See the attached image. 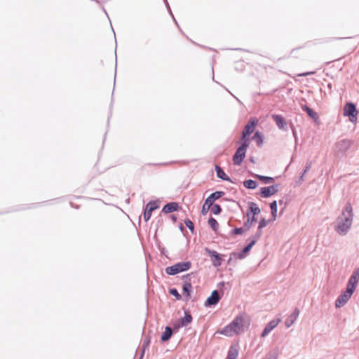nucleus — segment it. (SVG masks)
I'll return each instance as SVG.
<instances>
[{
  "mask_svg": "<svg viewBox=\"0 0 359 359\" xmlns=\"http://www.w3.org/2000/svg\"><path fill=\"white\" fill-rule=\"evenodd\" d=\"M353 219V208L351 203L346 205L344 210L337 219L336 231L340 234H345L350 229Z\"/></svg>",
  "mask_w": 359,
  "mask_h": 359,
  "instance_id": "nucleus-1",
  "label": "nucleus"
},
{
  "mask_svg": "<svg viewBox=\"0 0 359 359\" xmlns=\"http://www.w3.org/2000/svg\"><path fill=\"white\" fill-rule=\"evenodd\" d=\"M244 319L242 316H237L231 324L226 326L220 333L226 336L238 334L243 331Z\"/></svg>",
  "mask_w": 359,
  "mask_h": 359,
  "instance_id": "nucleus-2",
  "label": "nucleus"
},
{
  "mask_svg": "<svg viewBox=\"0 0 359 359\" xmlns=\"http://www.w3.org/2000/svg\"><path fill=\"white\" fill-rule=\"evenodd\" d=\"M249 145L248 140H245L240 146L235 154L233 156V161L234 165H239L241 164L243 160L245 157L246 149Z\"/></svg>",
  "mask_w": 359,
  "mask_h": 359,
  "instance_id": "nucleus-3",
  "label": "nucleus"
},
{
  "mask_svg": "<svg viewBox=\"0 0 359 359\" xmlns=\"http://www.w3.org/2000/svg\"><path fill=\"white\" fill-rule=\"evenodd\" d=\"M191 264L190 262L177 263L171 266L167 267L165 271L169 275H175L180 272L185 271L190 269Z\"/></svg>",
  "mask_w": 359,
  "mask_h": 359,
  "instance_id": "nucleus-4",
  "label": "nucleus"
},
{
  "mask_svg": "<svg viewBox=\"0 0 359 359\" xmlns=\"http://www.w3.org/2000/svg\"><path fill=\"white\" fill-rule=\"evenodd\" d=\"M358 111L356 109L355 105L349 102L345 104L344 107V115L345 116H348L349 121L351 122H355L358 116Z\"/></svg>",
  "mask_w": 359,
  "mask_h": 359,
  "instance_id": "nucleus-5",
  "label": "nucleus"
},
{
  "mask_svg": "<svg viewBox=\"0 0 359 359\" xmlns=\"http://www.w3.org/2000/svg\"><path fill=\"white\" fill-rule=\"evenodd\" d=\"M224 194L222 191H216L212 193L208 198L205 200L203 208H202V213L206 214L207 212L209 210L210 208L212 206L213 203L217 199L222 197V196Z\"/></svg>",
  "mask_w": 359,
  "mask_h": 359,
  "instance_id": "nucleus-6",
  "label": "nucleus"
},
{
  "mask_svg": "<svg viewBox=\"0 0 359 359\" xmlns=\"http://www.w3.org/2000/svg\"><path fill=\"white\" fill-rule=\"evenodd\" d=\"M258 123V121L255 118H251L246 126H245V128L242 133V137L241 140L244 141L246 139V137L252 134Z\"/></svg>",
  "mask_w": 359,
  "mask_h": 359,
  "instance_id": "nucleus-7",
  "label": "nucleus"
},
{
  "mask_svg": "<svg viewBox=\"0 0 359 359\" xmlns=\"http://www.w3.org/2000/svg\"><path fill=\"white\" fill-rule=\"evenodd\" d=\"M353 292L351 290V289H347L346 291L341 294L336 300L335 306L337 308H340L343 306L348 300L351 298V295L353 294Z\"/></svg>",
  "mask_w": 359,
  "mask_h": 359,
  "instance_id": "nucleus-8",
  "label": "nucleus"
},
{
  "mask_svg": "<svg viewBox=\"0 0 359 359\" xmlns=\"http://www.w3.org/2000/svg\"><path fill=\"white\" fill-rule=\"evenodd\" d=\"M359 280V269L355 270L351 275V278H349L348 285H347V289H351L353 292H354L357 283Z\"/></svg>",
  "mask_w": 359,
  "mask_h": 359,
  "instance_id": "nucleus-9",
  "label": "nucleus"
},
{
  "mask_svg": "<svg viewBox=\"0 0 359 359\" xmlns=\"http://www.w3.org/2000/svg\"><path fill=\"white\" fill-rule=\"evenodd\" d=\"M278 185L262 187L261 189V196L264 198H268L274 195L276 192H278Z\"/></svg>",
  "mask_w": 359,
  "mask_h": 359,
  "instance_id": "nucleus-10",
  "label": "nucleus"
},
{
  "mask_svg": "<svg viewBox=\"0 0 359 359\" xmlns=\"http://www.w3.org/2000/svg\"><path fill=\"white\" fill-rule=\"evenodd\" d=\"M158 208V205L156 204V202H149L147 205L144 212V219L146 222H147L150 219L152 212L157 209Z\"/></svg>",
  "mask_w": 359,
  "mask_h": 359,
  "instance_id": "nucleus-11",
  "label": "nucleus"
},
{
  "mask_svg": "<svg viewBox=\"0 0 359 359\" xmlns=\"http://www.w3.org/2000/svg\"><path fill=\"white\" fill-rule=\"evenodd\" d=\"M280 321H281L280 318L274 319V320H272L271 321H270L266 325L261 336L262 337H264L265 336H266L272 330H273L275 327H276L278 326V325L280 323Z\"/></svg>",
  "mask_w": 359,
  "mask_h": 359,
  "instance_id": "nucleus-12",
  "label": "nucleus"
},
{
  "mask_svg": "<svg viewBox=\"0 0 359 359\" xmlns=\"http://www.w3.org/2000/svg\"><path fill=\"white\" fill-rule=\"evenodd\" d=\"M299 314V310L298 309H295L293 313L286 319L285 322V325L287 327H290L292 326L295 320L297 319Z\"/></svg>",
  "mask_w": 359,
  "mask_h": 359,
  "instance_id": "nucleus-13",
  "label": "nucleus"
},
{
  "mask_svg": "<svg viewBox=\"0 0 359 359\" xmlns=\"http://www.w3.org/2000/svg\"><path fill=\"white\" fill-rule=\"evenodd\" d=\"M219 300V293L217 290H214L210 297L208 298L205 302V305L212 306L215 305L218 303Z\"/></svg>",
  "mask_w": 359,
  "mask_h": 359,
  "instance_id": "nucleus-14",
  "label": "nucleus"
},
{
  "mask_svg": "<svg viewBox=\"0 0 359 359\" xmlns=\"http://www.w3.org/2000/svg\"><path fill=\"white\" fill-rule=\"evenodd\" d=\"M209 255L211 257L212 264L215 266H219L222 264V259L219 255L215 251H208Z\"/></svg>",
  "mask_w": 359,
  "mask_h": 359,
  "instance_id": "nucleus-15",
  "label": "nucleus"
},
{
  "mask_svg": "<svg viewBox=\"0 0 359 359\" xmlns=\"http://www.w3.org/2000/svg\"><path fill=\"white\" fill-rule=\"evenodd\" d=\"M179 208V205L177 203H170L166 204L163 208L162 211L164 213H170L173 211L177 210Z\"/></svg>",
  "mask_w": 359,
  "mask_h": 359,
  "instance_id": "nucleus-16",
  "label": "nucleus"
},
{
  "mask_svg": "<svg viewBox=\"0 0 359 359\" xmlns=\"http://www.w3.org/2000/svg\"><path fill=\"white\" fill-rule=\"evenodd\" d=\"M304 55V51L303 47H299V48H294L291 51V57L293 58L297 59V58L302 57Z\"/></svg>",
  "mask_w": 359,
  "mask_h": 359,
  "instance_id": "nucleus-17",
  "label": "nucleus"
},
{
  "mask_svg": "<svg viewBox=\"0 0 359 359\" xmlns=\"http://www.w3.org/2000/svg\"><path fill=\"white\" fill-rule=\"evenodd\" d=\"M188 276L184 277V283L183 285V292L184 294H187V297L190 296V292L192 288L191 284L189 283V281L187 280Z\"/></svg>",
  "mask_w": 359,
  "mask_h": 359,
  "instance_id": "nucleus-18",
  "label": "nucleus"
},
{
  "mask_svg": "<svg viewBox=\"0 0 359 359\" xmlns=\"http://www.w3.org/2000/svg\"><path fill=\"white\" fill-rule=\"evenodd\" d=\"M272 117L279 128H283L285 127V122L280 115H273Z\"/></svg>",
  "mask_w": 359,
  "mask_h": 359,
  "instance_id": "nucleus-19",
  "label": "nucleus"
},
{
  "mask_svg": "<svg viewBox=\"0 0 359 359\" xmlns=\"http://www.w3.org/2000/svg\"><path fill=\"white\" fill-rule=\"evenodd\" d=\"M172 331L170 327H165V331L161 336V340L163 341H168L172 336Z\"/></svg>",
  "mask_w": 359,
  "mask_h": 359,
  "instance_id": "nucleus-20",
  "label": "nucleus"
},
{
  "mask_svg": "<svg viewBox=\"0 0 359 359\" xmlns=\"http://www.w3.org/2000/svg\"><path fill=\"white\" fill-rule=\"evenodd\" d=\"M255 177L261 180L264 184H272L274 182V178L271 177H266L259 175H255Z\"/></svg>",
  "mask_w": 359,
  "mask_h": 359,
  "instance_id": "nucleus-21",
  "label": "nucleus"
},
{
  "mask_svg": "<svg viewBox=\"0 0 359 359\" xmlns=\"http://www.w3.org/2000/svg\"><path fill=\"white\" fill-rule=\"evenodd\" d=\"M215 170L217 172V175L219 178H221L224 180H229V178L226 176V173L223 171V170L219 166L216 165Z\"/></svg>",
  "mask_w": 359,
  "mask_h": 359,
  "instance_id": "nucleus-22",
  "label": "nucleus"
},
{
  "mask_svg": "<svg viewBox=\"0 0 359 359\" xmlns=\"http://www.w3.org/2000/svg\"><path fill=\"white\" fill-rule=\"evenodd\" d=\"M238 355V351L236 348L231 347L226 359H236Z\"/></svg>",
  "mask_w": 359,
  "mask_h": 359,
  "instance_id": "nucleus-23",
  "label": "nucleus"
},
{
  "mask_svg": "<svg viewBox=\"0 0 359 359\" xmlns=\"http://www.w3.org/2000/svg\"><path fill=\"white\" fill-rule=\"evenodd\" d=\"M303 109L306 111L308 114V115L313 118L314 121H316L318 118V114L316 112L313 111L311 108H309L307 106H304L303 107Z\"/></svg>",
  "mask_w": 359,
  "mask_h": 359,
  "instance_id": "nucleus-24",
  "label": "nucleus"
},
{
  "mask_svg": "<svg viewBox=\"0 0 359 359\" xmlns=\"http://www.w3.org/2000/svg\"><path fill=\"white\" fill-rule=\"evenodd\" d=\"M243 185L245 188L250 189H254L257 187V182L252 180L245 181L243 182Z\"/></svg>",
  "mask_w": 359,
  "mask_h": 359,
  "instance_id": "nucleus-25",
  "label": "nucleus"
},
{
  "mask_svg": "<svg viewBox=\"0 0 359 359\" xmlns=\"http://www.w3.org/2000/svg\"><path fill=\"white\" fill-rule=\"evenodd\" d=\"M192 320V317L190 314L186 313L185 316L181 320V325L187 326L188 325Z\"/></svg>",
  "mask_w": 359,
  "mask_h": 359,
  "instance_id": "nucleus-26",
  "label": "nucleus"
},
{
  "mask_svg": "<svg viewBox=\"0 0 359 359\" xmlns=\"http://www.w3.org/2000/svg\"><path fill=\"white\" fill-rule=\"evenodd\" d=\"M270 208L273 219H276L277 216V203L276 201H273L272 203H271Z\"/></svg>",
  "mask_w": 359,
  "mask_h": 359,
  "instance_id": "nucleus-27",
  "label": "nucleus"
},
{
  "mask_svg": "<svg viewBox=\"0 0 359 359\" xmlns=\"http://www.w3.org/2000/svg\"><path fill=\"white\" fill-rule=\"evenodd\" d=\"M208 224L212 227V229L215 231H216L218 228V223L217 220L212 217L208 219Z\"/></svg>",
  "mask_w": 359,
  "mask_h": 359,
  "instance_id": "nucleus-28",
  "label": "nucleus"
},
{
  "mask_svg": "<svg viewBox=\"0 0 359 359\" xmlns=\"http://www.w3.org/2000/svg\"><path fill=\"white\" fill-rule=\"evenodd\" d=\"M250 210L253 213L254 215H258L260 213V209L254 203H252L250 205Z\"/></svg>",
  "mask_w": 359,
  "mask_h": 359,
  "instance_id": "nucleus-29",
  "label": "nucleus"
},
{
  "mask_svg": "<svg viewBox=\"0 0 359 359\" xmlns=\"http://www.w3.org/2000/svg\"><path fill=\"white\" fill-rule=\"evenodd\" d=\"M222 211V208L221 207L217 205V204H215L213 205L212 207H211V212L215 214V215H218Z\"/></svg>",
  "mask_w": 359,
  "mask_h": 359,
  "instance_id": "nucleus-30",
  "label": "nucleus"
},
{
  "mask_svg": "<svg viewBox=\"0 0 359 359\" xmlns=\"http://www.w3.org/2000/svg\"><path fill=\"white\" fill-rule=\"evenodd\" d=\"M253 139L257 142L258 145L262 143V138L260 133L256 132L253 136Z\"/></svg>",
  "mask_w": 359,
  "mask_h": 359,
  "instance_id": "nucleus-31",
  "label": "nucleus"
},
{
  "mask_svg": "<svg viewBox=\"0 0 359 359\" xmlns=\"http://www.w3.org/2000/svg\"><path fill=\"white\" fill-rule=\"evenodd\" d=\"M184 223L186 226L190 229V231L193 232L194 230V223L190 219L185 220Z\"/></svg>",
  "mask_w": 359,
  "mask_h": 359,
  "instance_id": "nucleus-32",
  "label": "nucleus"
},
{
  "mask_svg": "<svg viewBox=\"0 0 359 359\" xmlns=\"http://www.w3.org/2000/svg\"><path fill=\"white\" fill-rule=\"evenodd\" d=\"M256 242V239L255 240H252L245 248H244V250L243 252H246L248 251H249L251 248L254 245V244Z\"/></svg>",
  "mask_w": 359,
  "mask_h": 359,
  "instance_id": "nucleus-33",
  "label": "nucleus"
},
{
  "mask_svg": "<svg viewBox=\"0 0 359 359\" xmlns=\"http://www.w3.org/2000/svg\"><path fill=\"white\" fill-rule=\"evenodd\" d=\"M267 225V222L264 219H262L259 224V229L261 230L262 228Z\"/></svg>",
  "mask_w": 359,
  "mask_h": 359,
  "instance_id": "nucleus-34",
  "label": "nucleus"
},
{
  "mask_svg": "<svg viewBox=\"0 0 359 359\" xmlns=\"http://www.w3.org/2000/svg\"><path fill=\"white\" fill-rule=\"evenodd\" d=\"M234 234H241L243 232V229L242 228H236L233 230Z\"/></svg>",
  "mask_w": 359,
  "mask_h": 359,
  "instance_id": "nucleus-35",
  "label": "nucleus"
},
{
  "mask_svg": "<svg viewBox=\"0 0 359 359\" xmlns=\"http://www.w3.org/2000/svg\"><path fill=\"white\" fill-rule=\"evenodd\" d=\"M170 294H172V295L175 296L177 298H179L180 297V294H178L177 291L176 289H171L170 291Z\"/></svg>",
  "mask_w": 359,
  "mask_h": 359,
  "instance_id": "nucleus-36",
  "label": "nucleus"
},
{
  "mask_svg": "<svg viewBox=\"0 0 359 359\" xmlns=\"http://www.w3.org/2000/svg\"><path fill=\"white\" fill-rule=\"evenodd\" d=\"M314 73H315L314 72H305V73L299 74L298 76H306L308 75L313 74Z\"/></svg>",
  "mask_w": 359,
  "mask_h": 359,
  "instance_id": "nucleus-37",
  "label": "nucleus"
},
{
  "mask_svg": "<svg viewBox=\"0 0 359 359\" xmlns=\"http://www.w3.org/2000/svg\"><path fill=\"white\" fill-rule=\"evenodd\" d=\"M260 234H261V233L259 232V234H258V235H257V239H258V238H259Z\"/></svg>",
  "mask_w": 359,
  "mask_h": 359,
  "instance_id": "nucleus-38",
  "label": "nucleus"
},
{
  "mask_svg": "<svg viewBox=\"0 0 359 359\" xmlns=\"http://www.w3.org/2000/svg\"><path fill=\"white\" fill-rule=\"evenodd\" d=\"M172 219H173L174 221H175V220H176L175 217L172 216Z\"/></svg>",
  "mask_w": 359,
  "mask_h": 359,
  "instance_id": "nucleus-39",
  "label": "nucleus"
}]
</instances>
